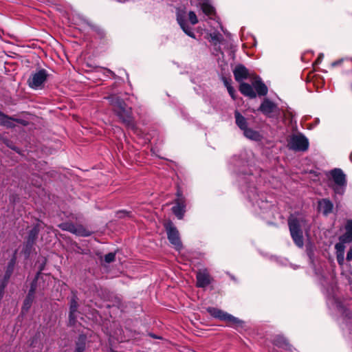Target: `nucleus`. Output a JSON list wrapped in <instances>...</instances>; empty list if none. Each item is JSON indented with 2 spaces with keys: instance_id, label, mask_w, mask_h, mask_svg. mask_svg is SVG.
<instances>
[{
  "instance_id": "nucleus-7",
  "label": "nucleus",
  "mask_w": 352,
  "mask_h": 352,
  "mask_svg": "<svg viewBox=\"0 0 352 352\" xmlns=\"http://www.w3.org/2000/svg\"><path fill=\"white\" fill-rule=\"evenodd\" d=\"M58 226L63 230L68 231L78 236H88L91 233L89 230L80 224L74 225L69 222H65L59 224Z\"/></svg>"
},
{
  "instance_id": "nucleus-3",
  "label": "nucleus",
  "mask_w": 352,
  "mask_h": 352,
  "mask_svg": "<svg viewBox=\"0 0 352 352\" xmlns=\"http://www.w3.org/2000/svg\"><path fill=\"white\" fill-rule=\"evenodd\" d=\"M308 139L301 133L292 135L287 143V146L289 149L295 151H305L309 148Z\"/></svg>"
},
{
  "instance_id": "nucleus-10",
  "label": "nucleus",
  "mask_w": 352,
  "mask_h": 352,
  "mask_svg": "<svg viewBox=\"0 0 352 352\" xmlns=\"http://www.w3.org/2000/svg\"><path fill=\"white\" fill-rule=\"evenodd\" d=\"M186 12L183 10H178L177 12V21L179 24L183 31L189 36L195 38V34L192 32L191 28L187 25L185 21Z\"/></svg>"
},
{
  "instance_id": "nucleus-6",
  "label": "nucleus",
  "mask_w": 352,
  "mask_h": 352,
  "mask_svg": "<svg viewBox=\"0 0 352 352\" xmlns=\"http://www.w3.org/2000/svg\"><path fill=\"white\" fill-rule=\"evenodd\" d=\"M48 74L45 69H40L30 76L28 83V85L34 89H41L47 80Z\"/></svg>"
},
{
  "instance_id": "nucleus-15",
  "label": "nucleus",
  "mask_w": 352,
  "mask_h": 352,
  "mask_svg": "<svg viewBox=\"0 0 352 352\" xmlns=\"http://www.w3.org/2000/svg\"><path fill=\"white\" fill-rule=\"evenodd\" d=\"M243 131L244 136L251 140L260 141L262 139V136L259 133V132L254 131L250 128L248 127Z\"/></svg>"
},
{
  "instance_id": "nucleus-4",
  "label": "nucleus",
  "mask_w": 352,
  "mask_h": 352,
  "mask_svg": "<svg viewBox=\"0 0 352 352\" xmlns=\"http://www.w3.org/2000/svg\"><path fill=\"white\" fill-rule=\"evenodd\" d=\"M331 175L334 182L332 188L336 194L343 195L346 184L345 175L340 169H334L331 171Z\"/></svg>"
},
{
  "instance_id": "nucleus-26",
  "label": "nucleus",
  "mask_w": 352,
  "mask_h": 352,
  "mask_svg": "<svg viewBox=\"0 0 352 352\" xmlns=\"http://www.w3.org/2000/svg\"><path fill=\"white\" fill-rule=\"evenodd\" d=\"M115 259V253L111 252L105 255L104 261L106 263H109Z\"/></svg>"
},
{
  "instance_id": "nucleus-13",
  "label": "nucleus",
  "mask_w": 352,
  "mask_h": 352,
  "mask_svg": "<svg viewBox=\"0 0 352 352\" xmlns=\"http://www.w3.org/2000/svg\"><path fill=\"white\" fill-rule=\"evenodd\" d=\"M252 86L259 96H265L267 93V87L261 82L259 77L256 76L252 82Z\"/></svg>"
},
{
  "instance_id": "nucleus-32",
  "label": "nucleus",
  "mask_w": 352,
  "mask_h": 352,
  "mask_svg": "<svg viewBox=\"0 0 352 352\" xmlns=\"http://www.w3.org/2000/svg\"><path fill=\"white\" fill-rule=\"evenodd\" d=\"M346 259L350 261L352 259V248L349 250L346 255Z\"/></svg>"
},
{
  "instance_id": "nucleus-29",
  "label": "nucleus",
  "mask_w": 352,
  "mask_h": 352,
  "mask_svg": "<svg viewBox=\"0 0 352 352\" xmlns=\"http://www.w3.org/2000/svg\"><path fill=\"white\" fill-rule=\"evenodd\" d=\"M221 35L219 34H210V38L214 41H220Z\"/></svg>"
},
{
  "instance_id": "nucleus-9",
  "label": "nucleus",
  "mask_w": 352,
  "mask_h": 352,
  "mask_svg": "<svg viewBox=\"0 0 352 352\" xmlns=\"http://www.w3.org/2000/svg\"><path fill=\"white\" fill-rule=\"evenodd\" d=\"M177 199L175 200L176 205L173 207V212L177 216V217L179 219L183 218V216L185 212V199L182 196V192L177 191Z\"/></svg>"
},
{
  "instance_id": "nucleus-2",
  "label": "nucleus",
  "mask_w": 352,
  "mask_h": 352,
  "mask_svg": "<svg viewBox=\"0 0 352 352\" xmlns=\"http://www.w3.org/2000/svg\"><path fill=\"white\" fill-rule=\"evenodd\" d=\"M305 221L300 215H292L289 219V227L291 236L296 243L300 248L303 246V238L302 228L305 226Z\"/></svg>"
},
{
  "instance_id": "nucleus-18",
  "label": "nucleus",
  "mask_w": 352,
  "mask_h": 352,
  "mask_svg": "<svg viewBox=\"0 0 352 352\" xmlns=\"http://www.w3.org/2000/svg\"><path fill=\"white\" fill-rule=\"evenodd\" d=\"M320 210L324 214H327L331 212L333 209V204L328 199H322L318 204Z\"/></svg>"
},
{
  "instance_id": "nucleus-23",
  "label": "nucleus",
  "mask_w": 352,
  "mask_h": 352,
  "mask_svg": "<svg viewBox=\"0 0 352 352\" xmlns=\"http://www.w3.org/2000/svg\"><path fill=\"white\" fill-rule=\"evenodd\" d=\"M85 338L83 336L80 338V342L77 343L75 352H83L84 351V350L85 349Z\"/></svg>"
},
{
  "instance_id": "nucleus-1",
  "label": "nucleus",
  "mask_w": 352,
  "mask_h": 352,
  "mask_svg": "<svg viewBox=\"0 0 352 352\" xmlns=\"http://www.w3.org/2000/svg\"><path fill=\"white\" fill-rule=\"evenodd\" d=\"M109 100L113 111L122 122L129 126H133L131 108L126 107L124 102L117 96H111Z\"/></svg>"
},
{
  "instance_id": "nucleus-19",
  "label": "nucleus",
  "mask_w": 352,
  "mask_h": 352,
  "mask_svg": "<svg viewBox=\"0 0 352 352\" xmlns=\"http://www.w3.org/2000/svg\"><path fill=\"white\" fill-rule=\"evenodd\" d=\"M343 242L352 241V221H349L346 225V232L340 238Z\"/></svg>"
},
{
  "instance_id": "nucleus-8",
  "label": "nucleus",
  "mask_w": 352,
  "mask_h": 352,
  "mask_svg": "<svg viewBox=\"0 0 352 352\" xmlns=\"http://www.w3.org/2000/svg\"><path fill=\"white\" fill-rule=\"evenodd\" d=\"M165 227L169 241L174 245L176 250H180L182 248V245L179 239L178 231L173 226V223L169 221L165 223Z\"/></svg>"
},
{
  "instance_id": "nucleus-21",
  "label": "nucleus",
  "mask_w": 352,
  "mask_h": 352,
  "mask_svg": "<svg viewBox=\"0 0 352 352\" xmlns=\"http://www.w3.org/2000/svg\"><path fill=\"white\" fill-rule=\"evenodd\" d=\"M77 306H78L77 302L76 301V300L74 298H73L70 302V311H69V322H70V323L74 322V318L76 317L75 314L77 310Z\"/></svg>"
},
{
  "instance_id": "nucleus-33",
  "label": "nucleus",
  "mask_w": 352,
  "mask_h": 352,
  "mask_svg": "<svg viewBox=\"0 0 352 352\" xmlns=\"http://www.w3.org/2000/svg\"><path fill=\"white\" fill-rule=\"evenodd\" d=\"M322 58H323V54H320L318 58H317L316 63L318 64L320 63L322 61Z\"/></svg>"
},
{
  "instance_id": "nucleus-27",
  "label": "nucleus",
  "mask_w": 352,
  "mask_h": 352,
  "mask_svg": "<svg viewBox=\"0 0 352 352\" xmlns=\"http://www.w3.org/2000/svg\"><path fill=\"white\" fill-rule=\"evenodd\" d=\"M36 234H37V231L36 230H32L30 235V239L28 240V244H30V243H33L34 239L35 238Z\"/></svg>"
},
{
  "instance_id": "nucleus-14",
  "label": "nucleus",
  "mask_w": 352,
  "mask_h": 352,
  "mask_svg": "<svg viewBox=\"0 0 352 352\" xmlns=\"http://www.w3.org/2000/svg\"><path fill=\"white\" fill-rule=\"evenodd\" d=\"M239 90L242 94L250 98H254L256 96V94L254 91L252 86L246 82H241L240 84Z\"/></svg>"
},
{
  "instance_id": "nucleus-12",
  "label": "nucleus",
  "mask_w": 352,
  "mask_h": 352,
  "mask_svg": "<svg viewBox=\"0 0 352 352\" xmlns=\"http://www.w3.org/2000/svg\"><path fill=\"white\" fill-rule=\"evenodd\" d=\"M234 76L236 81L241 82L248 78V71L244 66L238 65L234 70Z\"/></svg>"
},
{
  "instance_id": "nucleus-22",
  "label": "nucleus",
  "mask_w": 352,
  "mask_h": 352,
  "mask_svg": "<svg viewBox=\"0 0 352 352\" xmlns=\"http://www.w3.org/2000/svg\"><path fill=\"white\" fill-rule=\"evenodd\" d=\"M0 124L7 127H12L14 126V120L11 118L0 113Z\"/></svg>"
},
{
  "instance_id": "nucleus-28",
  "label": "nucleus",
  "mask_w": 352,
  "mask_h": 352,
  "mask_svg": "<svg viewBox=\"0 0 352 352\" xmlns=\"http://www.w3.org/2000/svg\"><path fill=\"white\" fill-rule=\"evenodd\" d=\"M227 89H228L229 94L232 97V98L234 100L235 99V91H234V88L231 85H229V87L227 88Z\"/></svg>"
},
{
  "instance_id": "nucleus-31",
  "label": "nucleus",
  "mask_w": 352,
  "mask_h": 352,
  "mask_svg": "<svg viewBox=\"0 0 352 352\" xmlns=\"http://www.w3.org/2000/svg\"><path fill=\"white\" fill-rule=\"evenodd\" d=\"M224 85L228 88L229 85H231V80L227 79L226 78H223Z\"/></svg>"
},
{
  "instance_id": "nucleus-34",
  "label": "nucleus",
  "mask_w": 352,
  "mask_h": 352,
  "mask_svg": "<svg viewBox=\"0 0 352 352\" xmlns=\"http://www.w3.org/2000/svg\"><path fill=\"white\" fill-rule=\"evenodd\" d=\"M338 63H339V62H333V63H332V66H333V67H335V66H336L337 65H338Z\"/></svg>"
},
{
  "instance_id": "nucleus-25",
  "label": "nucleus",
  "mask_w": 352,
  "mask_h": 352,
  "mask_svg": "<svg viewBox=\"0 0 352 352\" xmlns=\"http://www.w3.org/2000/svg\"><path fill=\"white\" fill-rule=\"evenodd\" d=\"M188 18L192 25H195L196 23H197L198 19L194 12L190 11L188 13Z\"/></svg>"
},
{
  "instance_id": "nucleus-17",
  "label": "nucleus",
  "mask_w": 352,
  "mask_h": 352,
  "mask_svg": "<svg viewBox=\"0 0 352 352\" xmlns=\"http://www.w3.org/2000/svg\"><path fill=\"white\" fill-rule=\"evenodd\" d=\"M234 117L236 124L241 130L243 131L246 128H248L247 119L244 116H243L238 111H236L234 112Z\"/></svg>"
},
{
  "instance_id": "nucleus-30",
  "label": "nucleus",
  "mask_w": 352,
  "mask_h": 352,
  "mask_svg": "<svg viewBox=\"0 0 352 352\" xmlns=\"http://www.w3.org/2000/svg\"><path fill=\"white\" fill-rule=\"evenodd\" d=\"M344 253L337 254V260L340 265H342L344 262Z\"/></svg>"
},
{
  "instance_id": "nucleus-24",
  "label": "nucleus",
  "mask_w": 352,
  "mask_h": 352,
  "mask_svg": "<svg viewBox=\"0 0 352 352\" xmlns=\"http://www.w3.org/2000/svg\"><path fill=\"white\" fill-rule=\"evenodd\" d=\"M345 243L346 242H343L342 241H341V242H340L336 245L335 248H336L337 254L344 253V249H345L344 243Z\"/></svg>"
},
{
  "instance_id": "nucleus-20",
  "label": "nucleus",
  "mask_w": 352,
  "mask_h": 352,
  "mask_svg": "<svg viewBox=\"0 0 352 352\" xmlns=\"http://www.w3.org/2000/svg\"><path fill=\"white\" fill-rule=\"evenodd\" d=\"M35 289H36V287L34 284H32L31 286V288L29 291L28 295L24 301V308H25L26 309H28L32 305V302L34 299V294Z\"/></svg>"
},
{
  "instance_id": "nucleus-11",
  "label": "nucleus",
  "mask_w": 352,
  "mask_h": 352,
  "mask_svg": "<svg viewBox=\"0 0 352 352\" xmlns=\"http://www.w3.org/2000/svg\"><path fill=\"white\" fill-rule=\"evenodd\" d=\"M277 109V106L268 99H265L260 106L259 110L265 115L271 116Z\"/></svg>"
},
{
  "instance_id": "nucleus-5",
  "label": "nucleus",
  "mask_w": 352,
  "mask_h": 352,
  "mask_svg": "<svg viewBox=\"0 0 352 352\" xmlns=\"http://www.w3.org/2000/svg\"><path fill=\"white\" fill-rule=\"evenodd\" d=\"M207 311L213 317L227 322L230 325L238 327L242 324L239 318L214 307H208Z\"/></svg>"
},
{
  "instance_id": "nucleus-16",
  "label": "nucleus",
  "mask_w": 352,
  "mask_h": 352,
  "mask_svg": "<svg viewBox=\"0 0 352 352\" xmlns=\"http://www.w3.org/2000/svg\"><path fill=\"white\" fill-rule=\"evenodd\" d=\"M210 283L209 276L206 272H199L197 274V285L198 287H204Z\"/></svg>"
}]
</instances>
